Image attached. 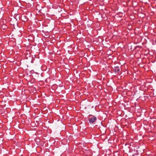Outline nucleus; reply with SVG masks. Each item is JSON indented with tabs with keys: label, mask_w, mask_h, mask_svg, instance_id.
<instances>
[{
	"label": "nucleus",
	"mask_w": 156,
	"mask_h": 156,
	"mask_svg": "<svg viewBox=\"0 0 156 156\" xmlns=\"http://www.w3.org/2000/svg\"><path fill=\"white\" fill-rule=\"evenodd\" d=\"M115 71L116 72H117L118 73H119L120 70L118 67H116L115 68Z\"/></svg>",
	"instance_id": "2"
},
{
	"label": "nucleus",
	"mask_w": 156,
	"mask_h": 156,
	"mask_svg": "<svg viewBox=\"0 0 156 156\" xmlns=\"http://www.w3.org/2000/svg\"><path fill=\"white\" fill-rule=\"evenodd\" d=\"M96 117L93 116L92 118L90 119L89 121L90 123H92L96 121Z\"/></svg>",
	"instance_id": "1"
}]
</instances>
